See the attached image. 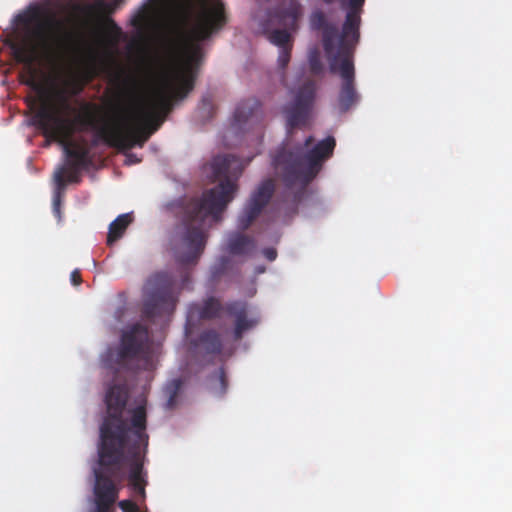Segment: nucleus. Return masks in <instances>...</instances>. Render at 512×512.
<instances>
[{"label":"nucleus","instance_id":"nucleus-1","mask_svg":"<svg viewBox=\"0 0 512 512\" xmlns=\"http://www.w3.org/2000/svg\"><path fill=\"white\" fill-rule=\"evenodd\" d=\"M17 21L25 26L36 24L30 33L10 44L15 61L23 65L21 81L36 91L42 90L44 83L49 85V98L36 110L33 124L46 138L62 144L69 168L83 169L90 164L89 150L70 141L76 125L95 131L97 138L120 151L143 147L164 123L174 103L193 90L203 56L200 42L222 29L227 15L222 0L201 3L188 29L192 43L183 51L169 50L150 96L121 123H111L100 115L98 106L89 103L83 105L82 114L74 119L67 117L73 111L70 97L82 91V86L75 81L64 80L60 84L62 75L58 64L71 47L73 34L62 21L46 15L38 6L19 14Z\"/></svg>","mask_w":512,"mask_h":512},{"label":"nucleus","instance_id":"nucleus-2","mask_svg":"<svg viewBox=\"0 0 512 512\" xmlns=\"http://www.w3.org/2000/svg\"><path fill=\"white\" fill-rule=\"evenodd\" d=\"M149 331L142 324H134L121 336L120 346L114 354L110 352L103 360L104 367L114 380L122 383L109 386L105 395L107 415L102 423L119 426L123 438L124 463L129 464L128 485L133 486L147 481L144 459L149 436L146 433L147 414L145 405L130 410V420L124 419L129 391L124 374L153 368L149 349Z\"/></svg>","mask_w":512,"mask_h":512},{"label":"nucleus","instance_id":"nucleus-3","mask_svg":"<svg viewBox=\"0 0 512 512\" xmlns=\"http://www.w3.org/2000/svg\"><path fill=\"white\" fill-rule=\"evenodd\" d=\"M212 182L219 184L205 191L201 198H192L183 207L184 231L175 248V257L181 266L196 265L204 252L207 234L205 220H221V214L234 199L237 181L243 172L242 161L235 155H218L209 164Z\"/></svg>","mask_w":512,"mask_h":512},{"label":"nucleus","instance_id":"nucleus-4","mask_svg":"<svg viewBox=\"0 0 512 512\" xmlns=\"http://www.w3.org/2000/svg\"><path fill=\"white\" fill-rule=\"evenodd\" d=\"M119 426L102 423L98 447V467L94 469L93 494L95 512H111L118 499L119 487L115 483L124 462L123 438Z\"/></svg>","mask_w":512,"mask_h":512},{"label":"nucleus","instance_id":"nucleus-5","mask_svg":"<svg viewBox=\"0 0 512 512\" xmlns=\"http://www.w3.org/2000/svg\"><path fill=\"white\" fill-rule=\"evenodd\" d=\"M312 137L303 146L293 151L280 148L273 157L272 164L277 176L286 189L287 199L300 201L309 183L320 169V141L312 145Z\"/></svg>","mask_w":512,"mask_h":512},{"label":"nucleus","instance_id":"nucleus-6","mask_svg":"<svg viewBox=\"0 0 512 512\" xmlns=\"http://www.w3.org/2000/svg\"><path fill=\"white\" fill-rule=\"evenodd\" d=\"M322 30V56L329 73L341 80L337 97L338 112H348L360 101L356 89L355 54L361 38L336 39Z\"/></svg>","mask_w":512,"mask_h":512},{"label":"nucleus","instance_id":"nucleus-7","mask_svg":"<svg viewBox=\"0 0 512 512\" xmlns=\"http://www.w3.org/2000/svg\"><path fill=\"white\" fill-rule=\"evenodd\" d=\"M302 14L297 0H282L263 15H255L259 31L279 49L293 46L291 33L296 31Z\"/></svg>","mask_w":512,"mask_h":512},{"label":"nucleus","instance_id":"nucleus-8","mask_svg":"<svg viewBox=\"0 0 512 512\" xmlns=\"http://www.w3.org/2000/svg\"><path fill=\"white\" fill-rule=\"evenodd\" d=\"M226 316L234 319L233 336L240 340L243 334L257 325L258 319L249 316V304L244 300H231L222 304L215 297H208L201 304H192L189 308V321L212 320Z\"/></svg>","mask_w":512,"mask_h":512},{"label":"nucleus","instance_id":"nucleus-9","mask_svg":"<svg viewBox=\"0 0 512 512\" xmlns=\"http://www.w3.org/2000/svg\"><path fill=\"white\" fill-rule=\"evenodd\" d=\"M151 286L144 300L142 316L145 320L155 322L157 317L173 314L178 295L175 292V281L166 272L157 273L149 281Z\"/></svg>","mask_w":512,"mask_h":512},{"label":"nucleus","instance_id":"nucleus-10","mask_svg":"<svg viewBox=\"0 0 512 512\" xmlns=\"http://www.w3.org/2000/svg\"><path fill=\"white\" fill-rule=\"evenodd\" d=\"M316 92L315 82L310 78L303 81L293 102L284 107L287 126L292 129L307 124Z\"/></svg>","mask_w":512,"mask_h":512},{"label":"nucleus","instance_id":"nucleus-11","mask_svg":"<svg viewBox=\"0 0 512 512\" xmlns=\"http://www.w3.org/2000/svg\"><path fill=\"white\" fill-rule=\"evenodd\" d=\"M274 189L275 185L272 179H267L259 185L238 217V227L240 229H247L259 216L271 199Z\"/></svg>","mask_w":512,"mask_h":512},{"label":"nucleus","instance_id":"nucleus-12","mask_svg":"<svg viewBox=\"0 0 512 512\" xmlns=\"http://www.w3.org/2000/svg\"><path fill=\"white\" fill-rule=\"evenodd\" d=\"M124 0H95L93 3L86 4L83 7V12L89 18L95 19H104L110 26L112 32L114 33V37L112 39V43L116 44L122 31L120 27L116 25V23L108 18L109 15L114 13L116 8L123 2Z\"/></svg>","mask_w":512,"mask_h":512},{"label":"nucleus","instance_id":"nucleus-13","mask_svg":"<svg viewBox=\"0 0 512 512\" xmlns=\"http://www.w3.org/2000/svg\"><path fill=\"white\" fill-rule=\"evenodd\" d=\"M262 116L261 103L255 98H250L237 105L233 114V124L238 129L245 126L253 127L261 122Z\"/></svg>","mask_w":512,"mask_h":512},{"label":"nucleus","instance_id":"nucleus-14","mask_svg":"<svg viewBox=\"0 0 512 512\" xmlns=\"http://www.w3.org/2000/svg\"><path fill=\"white\" fill-rule=\"evenodd\" d=\"M194 345L199 353L205 355H219L223 347L221 336L214 329L203 331Z\"/></svg>","mask_w":512,"mask_h":512},{"label":"nucleus","instance_id":"nucleus-15","mask_svg":"<svg viewBox=\"0 0 512 512\" xmlns=\"http://www.w3.org/2000/svg\"><path fill=\"white\" fill-rule=\"evenodd\" d=\"M255 247L254 238L241 233H232L227 239V250L232 255H249Z\"/></svg>","mask_w":512,"mask_h":512},{"label":"nucleus","instance_id":"nucleus-16","mask_svg":"<svg viewBox=\"0 0 512 512\" xmlns=\"http://www.w3.org/2000/svg\"><path fill=\"white\" fill-rule=\"evenodd\" d=\"M132 221L133 217L130 213L121 214L114 221H112L109 225L107 245L112 246L117 240H119Z\"/></svg>","mask_w":512,"mask_h":512},{"label":"nucleus","instance_id":"nucleus-17","mask_svg":"<svg viewBox=\"0 0 512 512\" xmlns=\"http://www.w3.org/2000/svg\"><path fill=\"white\" fill-rule=\"evenodd\" d=\"M65 168H59L54 173V180L56 184L55 192L53 195V213L61 219V197L66 187V181L64 179Z\"/></svg>","mask_w":512,"mask_h":512},{"label":"nucleus","instance_id":"nucleus-18","mask_svg":"<svg viewBox=\"0 0 512 512\" xmlns=\"http://www.w3.org/2000/svg\"><path fill=\"white\" fill-rule=\"evenodd\" d=\"M182 380L177 378L171 380L164 388V394L167 398L165 407L167 409H173L177 405V399L182 388Z\"/></svg>","mask_w":512,"mask_h":512},{"label":"nucleus","instance_id":"nucleus-19","mask_svg":"<svg viewBox=\"0 0 512 512\" xmlns=\"http://www.w3.org/2000/svg\"><path fill=\"white\" fill-rule=\"evenodd\" d=\"M335 146L336 140L333 136L322 139V164L332 156Z\"/></svg>","mask_w":512,"mask_h":512},{"label":"nucleus","instance_id":"nucleus-20","mask_svg":"<svg viewBox=\"0 0 512 512\" xmlns=\"http://www.w3.org/2000/svg\"><path fill=\"white\" fill-rule=\"evenodd\" d=\"M309 69L311 74H320V51L315 46L309 53Z\"/></svg>","mask_w":512,"mask_h":512},{"label":"nucleus","instance_id":"nucleus-21","mask_svg":"<svg viewBox=\"0 0 512 512\" xmlns=\"http://www.w3.org/2000/svg\"><path fill=\"white\" fill-rule=\"evenodd\" d=\"M65 168L64 179L67 183H79L81 180L80 171L82 168H69L68 166H62Z\"/></svg>","mask_w":512,"mask_h":512},{"label":"nucleus","instance_id":"nucleus-22","mask_svg":"<svg viewBox=\"0 0 512 512\" xmlns=\"http://www.w3.org/2000/svg\"><path fill=\"white\" fill-rule=\"evenodd\" d=\"M292 46L279 49L278 66L281 69H285L291 59Z\"/></svg>","mask_w":512,"mask_h":512},{"label":"nucleus","instance_id":"nucleus-23","mask_svg":"<svg viewBox=\"0 0 512 512\" xmlns=\"http://www.w3.org/2000/svg\"><path fill=\"white\" fill-rule=\"evenodd\" d=\"M148 482L144 483H138L133 486H130V489L134 492L135 496L137 497V500L140 502H144L146 499V486Z\"/></svg>","mask_w":512,"mask_h":512},{"label":"nucleus","instance_id":"nucleus-24","mask_svg":"<svg viewBox=\"0 0 512 512\" xmlns=\"http://www.w3.org/2000/svg\"><path fill=\"white\" fill-rule=\"evenodd\" d=\"M118 506L123 512H139V505L132 500H122Z\"/></svg>","mask_w":512,"mask_h":512},{"label":"nucleus","instance_id":"nucleus-25","mask_svg":"<svg viewBox=\"0 0 512 512\" xmlns=\"http://www.w3.org/2000/svg\"><path fill=\"white\" fill-rule=\"evenodd\" d=\"M311 28L314 31H320V10L316 9L313 11L310 19Z\"/></svg>","mask_w":512,"mask_h":512},{"label":"nucleus","instance_id":"nucleus-26","mask_svg":"<svg viewBox=\"0 0 512 512\" xmlns=\"http://www.w3.org/2000/svg\"><path fill=\"white\" fill-rule=\"evenodd\" d=\"M264 257L269 261H274L277 258V251L275 248H265L262 251Z\"/></svg>","mask_w":512,"mask_h":512},{"label":"nucleus","instance_id":"nucleus-27","mask_svg":"<svg viewBox=\"0 0 512 512\" xmlns=\"http://www.w3.org/2000/svg\"><path fill=\"white\" fill-rule=\"evenodd\" d=\"M70 280L74 286L80 285L82 283L80 270L75 269L74 271H72V273L70 275Z\"/></svg>","mask_w":512,"mask_h":512},{"label":"nucleus","instance_id":"nucleus-28","mask_svg":"<svg viewBox=\"0 0 512 512\" xmlns=\"http://www.w3.org/2000/svg\"><path fill=\"white\" fill-rule=\"evenodd\" d=\"M212 108V101L209 98H203L200 109L205 111L207 110L208 113H210Z\"/></svg>","mask_w":512,"mask_h":512},{"label":"nucleus","instance_id":"nucleus-29","mask_svg":"<svg viewBox=\"0 0 512 512\" xmlns=\"http://www.w3.org/2000/svg\"><path fill=\"white\" fill-rule=\"evenodd\" d=\"M189 275L188 273H185L182 279V288H189Z\"/></svg>","mask_w":512,"mask_h":512},{"label":"nucleus","instance_id":"nucleus-30","mask_svg":"<svg viewBox=\"0 0 512 512\" xmlns=\"http://www.w3.org/2000/svg\"><path fill=\"white\" fill-rule=\"evenodd\" d=\"M219 378H220V381H221L222 385L225 387L226 379H225V374H224L223 370L220 371Z\"/></svg>","mask_w":512,"mask_h":512},{"label":"nucleus","instance_id":"nucleus-31","mask_svg":"<svg viewBox=\"0 0 512 512\" xmlns=\"http://www.w3.org/2000/svg\"><path fill=\"white\" fill-rule=\"evenodd\" d=\"M140 21H141V16L137 17V18L134 20V25H138Z\"/></svg>","mask_w":512,"mask_h":512},{"label":"nucleus","instance_id":"nucleus-32","mask_svg":"<svg viewBox=\"0 0 512 512\" xmlns=\"http://www.w3.org/2000/svg\"><path fill=\"white\" fill-rule=\"evenodd\" d=\"M257 271H258V273H262V272H264V271H265V268H264V267H260V268H258V270H257Z\"/></svg>","mask_w":512,"mask_h":512},{"label":"nucleus","instance_id":"nucleus-33","mask_svg":"<svg viewBox=\"0 0 512 512\" xmlns=\"http://www.w3.org/2000/svg\"><path fill=\"white\" fill-rule=\"evenodd\" d=\"M138 161H139V160H138V159H136V158H132V159H131V162H138Z\"/></svg>","mask_w":512,"mask_h":512},{"label":"nucleus","instance_id":"nucleus-34","mask_svg":"<svg viewBox=\"0 0 512 512\" xmlns=\"http://www.w3.org/2000/svg\"><path fill=\"white\" fill-rule=\"evenodd\" d=\"M128 157H129L130 159H132V158H135V155L130 154Z\"/></svg>","mask_w":512,"mask_h":512}]
</instances>
